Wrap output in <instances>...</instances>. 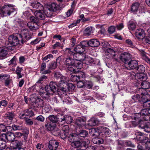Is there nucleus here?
Here are the masks:
<instances>
[{"label": "nucleus", "instance_id": "1", "mask_svg": "<svg viewBox=\"0 0 150 150\" xmlns=\"http://www.w3.org/2000/svg\"><path fill=\"white\" fill-rule=\"evenodd\" d=\"M78 59L76 60L70 57L67 58L65 61V64L67 69L72 72H78L77 69H80L82 66L81 62H77Z\"/></svg>", "mask_w": 150, "mask_h": 150}, {"label": "nucleus", "instance_id": "2", "mask_svg": "<svg viewBox=\"0 0 150 150\" xmlns=\"http://www.w3.org/2000/svg\"><path fill=\"white\" fill-rule=\"evenodd\" d=\"M21 34H16L10 35L8 38V41L6 43V45L8 47H12L17 45L21 43Z\"/></svg>", "mask_w": 150, "mask_h": 150}, {"label": "nucleus", "instance_id": "3", "mask_svg": "<svg viewBox=\"0 0 150 150\" xmlns=\"http://www.w3.org/2000/svg\"><path fill=\"white\" fill-rule=\"evenodd\" d=\"M60 4L58 5L54 3H52L50 5L47 6L45 9H43V12L47 17H51L53 12H56L60 10Z\"/></svg>", "mask_w": 150, "mask_h": 150}, {"label": "nucleus", "instance_id": "4", "mask_svg": "<svg viewBox=\"0 0 150 150\" xmlns=\"http://www.w3.org/2000/svg\"><path fill=\"white\" fill-rule=\"evenodd\" d=\"M79 138L77 133L70 134L68 137V139L71 142V145L74 148H79L83 140H79Z\"/></svg>", "mask_w": 150, "mask_h": 150}, {"label": "nucleus", "instance_id": "5", "mask_svg": "<svg viewBox=\"0 0 150 150\" xmlns=\"http://www.w3.org/2000/svg\"><path fill=\"white\" fill-rule=\"evenodd\" d=\"M1 11V14L4 16H10L11 13L16 11V9L13 8V5L10 4L5 5L3 7Z\"/></svg>", "mask_w": 150, "mask_h": 150}, {"label": "nucleus", "instance_id": "6", "mask_svg": "<svg viewBox=\"0 0 150 150\" xmlns=\"http://www.w3.org/2000/svg\"><path fill=\"white\" fill-rule=\"evenodd\" d=\"M90 141L88 139L83 140L79 147L80 150H95V147L93 146H89Z\"/></svg>", "mask_w": 150, "mask_h": 150}, {"label": "nucleus", "instance_id": "7", "mask_svg": "<svg viewBox=\"0 0 150 150\" xmlns=\"http://www.w3.org/2000/svg\"><path fill=\"white\" fill-rule=\"evenodd\" d=\"M57 86L59 88L57 90L58 94L61 98H65L67 95V90L63 84L60 81L59 82Z\"/></svg>", "mask_w": 150, "mask_h": 150}, {"label": "nucleus", "instance_id": "8", "mask_svg": "<svg viewBox=\"0 0 150 150\" xmlns=\"http://www.w3.org/2000/svg\"><path fill=\"white\" fill-rule=\"evenodd\" d=\"M30 100H33L31 101V105L34 107L40 108L44 106V101L41 98H38L35 99L31 98Z\"/></svg>", "mask_w": 150, "mask_h": 150}, {"label": "nucleus", "instance_id": "9", "mask_svg": "<svg viewBox=\"0 0 150 150\" xmlns=\"http://www.w3.org/2000/svg\"><path fill=\"white\" fill-rule=\"evenodd\" d=\"M62 80H61L60 81L64 85V88L66 90L67 92L68 91H72L74 89V86L73 84L71 83H67V77H64L62 78Z\"/></svg>", "mask_w": 150, "mask_h": 150}, {"label": "nucleus", "instance_id": "10", "mask_svg": "<svg viewBox=\"0 0 150 150\" xmlns=\"http://www.w3.org/2000/svg\"><path fill=\"white\" fill-rule=\"evenodd\" d=\"M21 34V43L23 44L27 40L31 38V37L29 33V31L27 29H24Z\"/></svg>", "mask_w": 150, "mask_h": 150}, {"label": "nucleus", "instance_id": "11", "mask_svg": "<svg viewBox=\"0 0 150 150\" xmlns=\"http://www.w3.org/2000/svg\"><path fill=\"white\" fill-rule=\"evenodd\" d=\"M131 55L127 52H124L120 54V59L124 63L127 64L131 59Z\"/></svg>", "mask_w": 150, "mask_h": 150}, {"label": "nucleus", "instance_id": "12", "mask_svg": "<svg viewBox=\"0 0 150 150\" xmlns=\"http://www.w3.org/2000/svg\"><path fill=\"white\" fill-rule=\"evenodd\" d=\"M60 124L62 125L65 123L69 124L71 123L73 119L71 116L67 115L64 116L62 114H60Z\"/></svg>", "mask_w": 150, "mask_h": 150}, {"label": "nucleus", "instance_id": "13", "mask_svg": "<svg viewBox=\"0 0 150 150\" xmlns=\"http://www.w3.org/2000/svg\"><path fill=\"white\" fill-rule=\"evenodd\" d=\"M105 54L106 57L108 59L113 58L116 55L115 51L110 48L105 50Z\"/></svg>", "mask_w": 150, "mask_h": 150}, {"label": "nucleus", "instance_id": "14", "mask_svg": "<svg viewBox=\"0 0 150 150\" xmlns=\"http://www.w3.org/2000/svg\"><path fill=\"white\" fill-rule=\"evenodd\" d=\"M78 56L79 58L78 60L79 61L81 62L85 60L91 64H94V63H93V58L90 57H86L85 54H80Z\"/></svg>", "mask_w": 150, "mask_h": 150}, {"label": "nucleus", "instance_id": "15", "mask_svg": "<svg viewBox=\"0 0 150 150\" xmlns=\"http://www.w3.org/2000/svg\"><path fill=\"white\" fill-rule=\"evenodd\" d=\"M59 145V142L54 140H52L49 141L48 145L50 150H56Z\"/></svg>", "mask_w": 150, "mask_h": 150}, {"label": "nucleus", "instance_id": "16", "mask_svg": "<svg viewBox=\"0 0 150 150\" xmlns=\"http://www.w3.org/2000/svg\"><path fill=\"white\" fill-rule=\"evenodd\" d=\"M31 10L33 12H34V14L35 16L37 17L39 21L40 20H43L45 19V16L43 13V12H42L43 11V10H36L34 12L33 11V10L32 9H31Z\"/></svg>", "mask_w": 150, "mask_h": 150}, {"label": "nucleus", "instance_id": "17", "mask_svg": "<svg viewBox=\"0 0 150 150\" xmlns=\"http://www.w3.org/2000/svg\"><path fill=\"white\" fill-rule=\"evenodd\" d=\"M1 134L2 137L5 138L9 142L13 141L15 138L14 134L11 132H9L6 134Z\"/></svg>", "mask_w": 150, "mask_h": 150}, {"label": "nucleus", "instance_id": "18", "mask_svg": "<svg viewBox=\"0 0 150 150\" xmlns=\"http://www.w3.org/2000/svg\"><path fill=\"white\" fill-rule=\"evenodd\" d=\"M143 134H145L144 133ZM143 134L141 133L140 132H137L135 134L137 136V139L140 140L143 143H145L146 144V143L149 142V139L147 137H144L143 136Z\"/></svg>", "mask_w": 150, "mask_h": 150}, {"label": "nucleus", "instance_id": "19", "mask_svg": "<svg viewBox=\"0 0 150 150\" xmlns=\"http://www.w3.org/2000/svg\"><path fill=\"white\" fill-rule=\"evenodd\" d=\"M86 118L84 117H80L76 119V124L79 127H82L86 125Z\"/></svg>", "mask_w": 150, "mask_h": 150}, {"label": "nucleus", "instance_id": "20", "mask_svg": "<svg viewBox=\"0 0 150 150\" xmlns=\"http://www.w3.org/2000/svg\"><path fill=\"white\" fill-rule=\"evenodd\" d=\"M49 120L52 122L56 123L58 122L60 124V114L57 115H51L48 117Z\"/></svg>", "mask_w": 150, "mask_h": 150}, {"label": "nucleus", "instance_id": "21", "mask_svg": "<svg viewBox=\"0 0 150 150\" xmlns=\"http://www.w3.org/2000/svg\"><path fill=\"white\" fill-rule=\"evenodd\" d=\"M126 65L131 69H136L138 65V63L136 60L131 59Z\"/></svg>", "mask_w": 150, "mask_h": 150}, {"label": "nucleus", "instance_id": "22", "mask_svg": "<svg viewBox=\"0 0 150 150\" xmlns=\"http://www.w3.org/2000/svg\"><path fill=\"white\" fill-rule=\"evenodd\" d=\"M136 36L138 39H143L145 36L144 30L142 29H138L136 32Z\"/></svg>", "mask_w": 150, "mask_h": 150}, {"label": "nucleus", "instance_id": "23", "mask_svg": "<svg viewBox=\"0 0 150 150\" xmlns=\"http://www.w3.org/2000/svg\"><path fill=\"white\" fill-rule=\"evenodd\" d=\"M98 129L102 135H108L110 133V131L108 128L103 126L98 127Z\"/></svg>", "mask_w": 150, "mask_h": 150}, {"label": "nucleus", "instance_id": "24", "mask_svg": "<svg viewBox=\"0 0 150 150\" xmlns=\"http://www.w3.org/2000/svg\"><path fill=\"white\" fill-rule=\"evenodd\" d=\"M8 46L0 47V56L4 57L8 53Z\"/></svg>", "mask_w": 150, "mask_h": 150}, {"label": "nucleus", "instance_id": "25", "mask_svg": "<svg viewBox=\"0 0 150 150\" xmlns=\"http://www.w3.org/2000/svg\"><path fill=\"white\" fill-rule=\"evenodd\" d=\"M88 45L92 47H98L100 45V43L97 40L92 39L88 41Z\"/></svg>", "mask_w": 150, "mask_h": 150}, {"label": "nucleus", "instance_id": "26", "mask_svg": "<svg viewBox=\"0 0 150 150\" xmlns=\"http://www.w3.org/2000/svg\"><path fill=\"white\" fill-rule=\"evenodd\" d=\"M30 5L34 8L38 9H39L38 11L43 10V5L39 2H35L31 3Z\"/></svg>", "mask_w": 150, "mask_h": 150}, {"label": "nucleus", "instance_id": "27", "mask_svg": "<svg viewBox=\"0 0 150 150\" xmlns=\"http://www.w3.org/2000/svg\"><path fill=\"white\" fill-rule=\"evenodd\" d=\"M99 122V121L96 118L92 117L88 121V125L91 127L97 125Z\"/></svg>", "mask_w": 150, "mask_h": 150}, {"label": "nucleus", "instance_id": "28", "mask_svg": "<svg viewBox=\"0 0 150 150\" xmlns=\"http://www.w3.org/2000/svg\"><path fill=\"white\" fill-rule=\"evenodd\" d=\"M60 64V60L59 58H58L56 59V62L53 61L52 62L51 64L49 67V69H55L57 67V66H58Z\"/></svg>", "mask_w": 150, "mask_h": 150}, {"label": "nucleus", "instance_id": "29", "mask_svg": "<svg viewBox=\"0 0 150 150\" xmlns=\"http://www.w3.org/2000/svg\"><path fill=\"white\" fill-rule=\"evenodd\" d=\"M76 132L79 138V137H84L88 134V132L84 130H76Z\"/></svg>", "mask_w": 150, "mask_h": 150}, {"label": "nucleus", "instance_id": "30", "mask_svg": "<svg viewBox=\"0 0 150 150\" xmlns=\"http://www.w3.org/2000/svg\"><path fill=\"white\" fill-rule=\"evenodd\" d=\"M142 101L143 102V106L144 108L150 111V100L146 99L144 101Z\"/></svg>", "mask_w": 150, "mask_h": 150}, {"label": "nucleus", "instance_id": "31", "mask_svg": "<svg viewBox=\"0 0 150 150\" xmlns=\"http://www.w3.org/2000/svg\"><path fill=\"white\" fill-rule=\"evenodd\" d=\"M141 86L143 89H147L150 87V83L145 80L141 83Z\"/></svg>", "mask_w": 150, "mask_h": 150}, {"label": "nucleus", "instance_id": "32", "mask_svg": "<svg viewBox=\"0 0 150 150\" xmlns=\"http://www.w3.org/2000/svg\"><path fill=\"white\" fill-rule=\"evenodd\" d=\"M74 50L77 53L81 54L85 51V49L79 44L76 45L74 48Z\"/></svg>", "mask_w": 150, "mask_h": 150}, {"label": "nucleus", "instance_id": "33", "mask_svg": "<svg viewBox=\"0 0 150 150\" xmlns=\"http://www.w3.org/2000/svg\"><path fill=\"white\" fill-rule=\"evenodd\" d=\"M15 117V114L13 112H8L5 114V117L7 120H8L11 121L13 120Z\"/></svg>", "mask_w": 150, "mask_h": 150}, {"label": "nucleus", "instance_id": "34", "mask_svg": "<svg viewBox=\"0 0 150 150\" xmlns=\"http://www.w3.org/2000/svg\"><path fill=\"white\" fill-rule=\"evenodd\" d=\"M136 23L134 21H130L129 22L128 28L129 30H133L136 28Z\"/></svg>", "mask_w": 150, "mask_h": 150}, {"label": "nucleus", "instance_id": "35", "mask_svg": "<svg viewBox=\"0 0 150 150\" xmlns=\"http://www.w3.org/2000/svg\"><path fill=\"white\" fill-rule=\"evenodd\" d=\"M51 89L49 85L45 87V91L46 92V95L49 96V95H52L54 93Z\"/></svg>", "mask_w": 150, "mask_h": 150}, {"label": "nucleus", "instance_id": "36", "mask_svg": "<svg viewBox=\"0 0 150 150\" xmlns=\"http://www.w3.org/2000/svg\"><path fill=\"white\" fill-rule=\"evenodd\" d=\"M22 70V68L19 66H18L16 69V73L17 74L18 79L21 78L23 76V74L21 73Z\"/></svg>", "mask_w": 150, "mask_h": 150}, {"label": "nucleus", "instance_id": "37", "mask_svg": "<svg viewBox=\"0 0 150 150\" xmlns=\"http://www.w3.org/2000/svg\"><path fill=\"white\" fill-rule=\"evenodd\" d=\"M108 139V137L106 138L105 139H103L99 138H95L93 139V142L94 144H102L104 141V140L107 141Z\"/></svg>", "mask_w": 150, "mask_h": 150}, {"label": "nucleus", "instance_id": "38", "mask_svg": "<svg viewBox=\"0 0 150 150\" xmlns=\"http://www.w3.org/2000/svg\"><path fill=\"white\" fill-rule=\"evenodd\" d=\"M46 67V64L44 63H43L41 65V70L42 71V74H47L51 72L50 71V70L49 69L44 71Z\"/></svg>", "mask_w": 150, "mask_h": 150}, {"label": "nucleus", "instance_id": "39", "mask_svg": "<svg viewBox=\"0 0 150 150\" xmlns=\"http://www.w3.org/2000/svg\"><path fill=\"white\" fill-rule=\"evenodd\" d=\"M66 51L69 54L68 55L71 56L73 55L74 58L77 57V56L79 57V55L76 53H74L72 50L70 48H67L66 49Z\"/></svg>", "mask_w": 150, "mask_h": 150}, {"label": "nucleus", "instance_id": "40", "mask_svg": "<svg viewBox=\"0 0 150 150\" xmlns=\"http://www.w3.org/2000/svg\"><path fill=\"white\" fill-rule=\"evenodd\" d=\"M139 4L138 3L133 4L131 7V11L133 12H137L139 7Z\"/></svg>", "mask_w": 150, "mask_h": 150}, {"label": "nucleus", "instance_id": "41", "mask_svg": "<svg viewBox=\"0 0 150 150\" xmlns=\"http://www.w3.org/2000/svg\"><path fill=\"white\" fill-rule=\"evenodd\" d=\"M6 147V142L4 140L3 138L1 137L0 139V149L3 150Z\"/></svg>", "mask_w": 150, "mask_h": 150}, {"label": "nucleus", "instance_id": "42", "mask_svg": "<svg viewBox=\"0 0 150 150\" xmlns=\"http://www.w3.org/2000/svg\"><path fill=\"white\" fill-rule=\"evenodd\" d=\"M50 86L51 89L55 93L57 91V88L56 86H57L58 84H56V82L52 81L51 82L49 85Z\"/></svg>", "mask_w": 150, "mask_h": 150}, {"label": "nucleus", "instance_id": "43", "mask_svg": "<svg viewBox=\"0 0 150 150\" xmlns=\"http://www.w3.org/2000/svg\"><path fill=\"white\" fill-rule=\"evenodd\" d=\"M137 79L141 80H144V81L146 80L147 78L146 75L143 73H139V74L137 75Z\"/></svg>", "mask_w": 150, "mask_h": 150}, {"label": "nucleus", "instance_id": "44", "mask_svg": "<svg viewBox=\"0 0 150 150\" xmlns=\"http://www.w3.org/2000/svg\"><path fill=\"white\" fill-rule=\"evenodd\" d=\"M45 127L48 130L52 131L56 127L55 125H52L50 123H48L45 125Z\"/></svg>", "mask_w": 150, "mask_h": 150}, {"label": "nucleus", "instance_id": "45", "mask_svg": "<svg viewBox=\"0 0 150 150\" xmlns=\"http://www.w3.org/2000/svg\"><path fill=\"white\" fill-rule=\"evenodd\" d=\"M136 69L139 73H143L145 71V68L143 65H140L137 66Z\"/></svg>", "mask_w": 150, "mask_h": 150}, {"label": "nucleus", "instance_id": "46", "mask_svg": "<svg viewBox=\"0 0 150 150\" xmlns=\"http://www.w3.org/2000/svg\"><path fill=\"white\" fill-rule=\"evenodd\" d=\"M77 71L78 72H75V73H77V74L78 77L79 78V80L81 79H84L86 77L85 73L82 71H79L78 69Z\"/></svg>", "mask_w": 150, "mask_h": 150}, {"label": "nucleus", "instance_id": "47", "mask_svg": "<svg viewBox=\"0 0 150 150\" xmlns=\"http://www.w3.org/2000/svg\"><path fill=\"white\" fill-rule=\"evenodd\" d=\"M142 117V115L141 114L140 112L137 113H136L134 116H133L132 117V119H134V120L136 121H140L141 120V118H140Z\"/></svg>", "mask_w": 150, "mask_h": 150}, {"label": "nucleus", "instance_id": "48", "mask_svg": "<svg viewBox=\"0 0 150 150\" xmlns=\"http://www.w3.org/2000/svg\"><path fill=\"white\" fill-rule=\"evenodd\" d=\"M25 112V115L26 116H27L29 117H31L33 115V113L32 110L28 109L24 110Z\"/></svg>", "mask_w": 150, "mask_h": 150}, {"label": "nucleus", "instance_id": "49", "mask_svg": "<svg viewBox=\"0 0 150 150\" xmlns=\"http://www.w3.org/2000/svg\"><path fill=\"white\" fill-rule=\"evenodd\" d=\"M85 81V82L84 83V88L86 87L89 89L92 87L93 83L91 81Z\"/></svg>", "mask_w": 150, "mask_h": 150}, {"label": "nucleus", "instance_id": "50", "mask_svg": "<svg viewBox=\"0 0 150 150\" xmlns=\"http://www.w3.org/2000/svg\"><path fill=\"white\" fill-rule=\"evenodd\" d=\"M92 28L90 27L87 28L84 31V34L85 35H89L91 34Z\"/></svg>", "mask_w": 150, "mask_h": 150}, {"label": "nucleus", "instance_id": "51", "mask_svg": "<svg viewBox=\"0 0 150 150\" xmlns=\"http://www.w3.org/2000/svg\"><path fill=\"white\" fill-rule=\"evenodd\" d=\"M30 20L31 22L34 23L35 24H38L39 22V21L37 17L33 16H31L30 17Z\"/></svg>", "mask_w": 150, "mask_h": 150}, {"label": "nucleus", "instance_id": "52", "mask_svg": "<svg viewBox=\"0 0 150 150\" xmlns=\"http://www.w3.org/2000/svg\"><path fill=\"white\" fill-rule=\"evenodd\" d=\"M10 78V76L9 75L1 74L0 75V81H3L4 80L5 81Z\"/></svg>", "mask_w": 150, "mask_h": 150}, {"label": "nucleus", "instance_id": "53", "mask_svg": "<svg viewBox=\"0 0 150 150\" xmlns=\"http://www.w3.org/2000/svg\"><path fill=\"white\" fill-rule=\"evenodd\" d=\"M85 81L84 80H82L80 81L79 80L77 83V86L79 88H84V83H85Z\"/></svg>", "mask_w": 150, "mask_h": 150}, {"label": "nucleus", "instance_id": "54", "mask_svg": "<svg viewBox=\"0 0 150 150\" xmlns=\"http://www.w3.org/2000/svg\"><path fill=\"white\" fill-rule=\"evenodd\" d=\"M38 84L36 83L35 85L29 88L28 90H29L30 91H31L32 92L33 91H38L39 88Z\"/></svg>", "mask_w": 150, "mask_h": 150}, {"label": "nucleus", "instance_id": "55", "mask_svg": "<svg viewBox=\"0 0 150 150\" xmlns=\"http://www.w3.org/2000/svg\"><path fill=\"white\" fill-rule=\"evenodd\" d=\"M141 114L142 115V116L146 115H149L150 114V111H149L147 109H144L141 110L140 112Z\"/></svg>", "mask_w": 150, "mask_h": 150}, {"label": "nucleus", "instance_id": "56", "mask_svg": "<svg viewBox=\"0 0 150 150\" xmlns=\"http://www.w3.org/2000/svg\"><path fill=\"white\" fill-rule=\"evenodd\" d=\"M71 81L73 82H77L79 80V78L77 76V75H72L70 78Z\"/></svg>", "mask_w": 150, "mask_h": 150}, {"label": "nucleus", "instance_id": "57", "mask_svg": "<svg viewBox=\"0 0 150 150\" xmlns=\"http://www.w3.org/2000/svg\"><path fill=\"white\" fill-rule=\"evenodd\" d=\"M68 135V134L66 133L63 131L62 130H60L59 136L62 139H64L66 138Z\"/></svg>", "mask_w": 150, "mask_h": 150}, {"label": "nucleus", "instance_id": "58", "mask_svg": "<svg viewBox=\"0 0 150 150\" xmlns=\"http://www.w3.org/2000/svg\"><path fill=\"white\" fill-rule=\"evenodd\" d=\"M47 79V76L45 75L41 76L37 81L36 83H42L43 81Z\"/></svg>", "mask_w": 150, "mask_h": 150}, {"label": "nucleus", "instance_id": "59", "mask_svg": "<svg viewBox=\"0 0 150 150\" xmlns=\"http://www.w3.org/2000/svg\"><path fill=\"white\" fill-rule=\"evenodd\" d=\"M12 128L15 131L23 129V127L21 126L17 125H13L12 126Z\"/></svg>", "mask_w": 150, "mask_h": 150}, {"label": "nucleus", "instance_id": "60", "mask_svg": "<svg viewBox=\"0 0 150 150\" xmlns=\"http://www.w3.org/2000/svg\"><path fill=\"white\" fill-rule=\"evenodd\" d=\"M52 132L53 134L55 135H60V130L58 129V128L55 127Z\"/></svg>", "mask_w": 150, "mask_h": 150}, {"label": "nucleus", "instance_id": "61", "mask_svg": "<svg viewBox=\"0 0 150 150\" xmlns=\"http://www.w3.org/2000/svg\"><path fill=\"white\" fill-rule=\"evenodd\" d=\"M101 45L103 48L108 49L109 48L110 46V44L106 42H102L101 43Z\"/></svg>", "mask_w": 150, "mask_h": 150}, {"label": "nucleus", "instance_id": "62", "mask_svg": "<svg viewBox=\"0 0 150 150\" xmlns=\"http://www.w3.org/2000/svg\"><path fill=\"white\" fill-rule=\"evenodd\" d=\"M62 130L65 132L66 133L69 134V128L67 125H65L62 128Z\"/></svg>", "mask_w": 150, "mask_h": 150}, {"label": "nucleus", "instance_id": "63", "mask_svg": "<svg viewBox=\"0 0 150 150\" xmlns=\"http://www.w3.org/2000/svg\"><path fill=\"white\" fill-rule=\"evenodd\" d=\"M115 28L114 26H110L108 29V32L111 34L113 33L115 31Z\"/></svg>", "mask_w": 150, "mask_h": 150}, {"label": "nucleus", "instance_id": "64", "mask_svg": "<svg viewBox=\"0 0 150 150\" xmlns=\"http://www.w3.org/2000/svg\"><path fill=\"white\" fill-rule=\"evenodd\" d=\"M88 42L87 41H83L80 42L79 44L81 45L82 47L85 49L86 47H87L88 45Z\"/></svg>", "mask_w": 150, "mask_h": 150}]
</instances>
